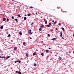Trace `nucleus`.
Here are the masks:
<instances>
[{"mask_svg": "<svg viewBox=\"0 0 74 74\" xmlns=\"http://www.w3.org/2000/svg\"><path fill=\"white\" fill-rule=\"evenodd\" d=\"M32 32V30L30 29V28L29 29V31L28 32V34H32V33L31 32Z\"/></svg>", "mask_w": 74, "mask_h": 74, "instance_id": "nucleus-1", "label": "nucleus"}, {"mask_svg": "<svg viewBox=\"0 0 74 74\" xmlns=\"http://www.w3.org/2000/svg\"><path fill=\"white\" fill-rule=\"evenodd\" d=\"M3 21H5V20H6V19L5 18H3Z\"/></svg>", "mask_w": 74, "mask_h": 74, "instance_id": "nucleus-2", "label": "nucleus"}, {"mask_svg": "<svg viewBox=\"0 0 74 74\" xmlns=\"http://www.w3.org/2000/svg\"><path fill=\"white\" fill-rule=\"evenodd\" d=\"M10 58V56H8L7 57H6L5 58V60H7V59H8V58Z\"/></svg>", "mask_w": 74, "mask_h": 74, "instance_id": "nucleus-3", "label": "nucleus"}, {"mask_svg": "<svg viewBox=\"0 0 74 74\" xmlns=\"http://www.w3.org/2000/svg\"><path fill=\"white\" fill-rule=\"evenodd\" d=\"M14 20L16 21L17 23H18V20L17 19L15 18L14 19Z\"/></svg>", "mask_w": 74, "mask_h": 74, "instance_id": "nucleus-4", "label": "nucleus"}, {"mask_svg": "<svg viewBox=\"0 0 74 74\" xmlns=\"http://www.w3.org/2000/svg\"><path fill=\"white\" fill-rule=\"evenodd\" d=\"M60 37H62V32H60Z\"/></svg>", "mask_w": 74, "mask_h": 74, "instance_id": "nucleus-5", "label": "nucleus"}, {"mask_svg": "<svg viewBox=\"0 0 74 74\" xmlns=\"http://www.w3.org/2000/svg\"><path fill=\"white\" fill-rule=\"evenodd\" d=\"M17 62H18V63H21V60H17Z\"/></svg>", "mask_w": 74, "mask_h": 74, "instance_id": "nucleus-6", "label": "nucleus"}, {"mask_svg": "<svg viewBox=\"0 0 74 74\" xmlns=\"http://www.w3.org/2000/svg\"><path fill=\"white\" fill-rule=\"evenodd\" d=\"M17 16H18V17H19V18H21V16L19 14H18Z\"/></svg>", "mask_w": 74, "mask_h": 74, "instance_id": "nucleus-7", "label": "nucleus"}, {"mask_svg": "<svg viewBox=\"0 0 74 74\" xmlns=\"http://www.w3.org/2000/svg\"><path fill=\"white\" fill-rule=\"evenodd\" d=\"M1 58H2L3 59H4V58H5V56H4V57L1 56Z\"/></svg>", "mask_w": 74, "mask_h": 74, "instance_id": "nucleus-8", "label": "nucleus"}, {"mask_svg": "<svg viewBox=\"0 0 74 74\" xmlns=\"http://www.w3.org/2000/svg\"><path fill=\"white\" fill-rule=\"evenodd\" d=\"M46 53H48V52H49V50H46Z\"/></svg>", "mask_w": 74, "mask_h": 74, "instance_id": "nucleus-9", "label": "nucleus"}, {"mask_svg": "<svg viewBox=\"0 0 74 74\" xmlns=\"http://www.w3.org/2000/svg\"><path fill=\"white\" fill-rule=\"evenodd\" d=\"M25 55H26V56L28 57V55H29V54L28 53H26Z\"/></svg>", "mask_w": 74, "mask_h": 74, "instance_id": "nucleus-10", "label": "nucleus"}, {"mask_svg": "<svg viewBox=\"0 0 74 74\" xmlns=\"http://www.w3.org/2000/svg\"><path fill=\"white\" fill-rule=\"evenodd\" d=\"M24 21H26V17H24Z\"/></svg>", "mask_w": 74, "mask_h": 74, "instance_id": "nucleus-11", "label": "nucleus"}, {"mask_svg": "<svg viewBox=\"0 0 74 74\" xmlns=\"http://www.w3.org/2000/svg\"><path fill=\"white\" fill-rule=\"evenodd\" d=\"M0 28L1 29H3V26H2L0 27Z\"/></svg>", "mask_w": 74, "mask_h": 74, "instance_id": "nucleus-12", "label": "nucleus"}, {"mask_svg": "<svg viewBox=\"0 0 74 74\" xmlns=\"http://www.w3.org/2000/svg\"><path fill=\"white\" fill-rule=\"evenodd\" d=\"M19 34L20 35H22V32H21V31L19 32Z\"/></svg>", "mask_w": 74, "mask_h": 74, "instance_id": "nucleus-13", "label": "nucleus"}, {"mask_svg": "<svg viewBox=\"0 0 74 74\" xmlns=\"http://www.w3.org/2000/svg\"><path fill=\"white\" fill-rule=\"evenodd\" d=\"M34 65L35 67H36V66H37V64H34Z\"/></svg>", "mask_w": 74, "mask_h": 74, "instance_id": "nucleus-14", "label": "nucleus"}, {"mask_svg": "<svg viewBox=\"0 0 74 74\" xmlns=\"http://www.w3.org/2000/svg\"><path fill=\"white\" fill-rule=\"evenodd\" d=\"M35 53H36V52H35V53H33V56H34V55H35Z\"/></svg>", "mask_w": 74, "mask_h": 74, "instance_id": "nucleus-15", "label": "nucleus"}, {"mask_svg": "<svg viewBox=\"0 0 74 74\" xmlns=\"http://www.w3.org/2000/svg\"><path fill=\"white\" fill-rule=\"evenodd\" d=\"M16 49H17V48H16V47H14V51H15V50H16Z\"/></svg>", "mask_w": 74, "mask_h": 74, "instance_id": "nucleus-16", "label": "nucleus"}, {"mask_svg": "<svg viewBox=\"0 0 74 74\" xmlns=\"http://www.w3.org/2000/svg\"><path fill=\"white\" fill-rule=\"evenodd\" d=\"M59 57V59L60 60H62V58H61V57Z\"/></svg>", "mask_w": 74, "mask_h": 74, "instance_id": "nucleus-17", "label": "nucleus"}, {"mask_svg": "<svg viewBox=\"0 0 74 74\" xmlns=\"http://www.w3.org/2000/svg\"><path fill=\"white\" fill-rule=\"evenodd\" d=\"M25 42H23V45H25Z\"/></svg>", "mask_w": 74, "mask_h": 74, "instance_id": "nucleus-18", "label": "nucleus"}, {"mask_svg": "<svg viewBox=\"0 0 74 74\" xmlns=\"http://www.w3.org/2000/svg\"><path fill=\"white\" fill-rule=\"evenodd\" d=\"M30 15H31V14H27V16H30Z\"/></svg>", "mask_w": 74, "mask_h": 74, "instance_id": "nucleus-19", "label": "nucleus"}, {"mask_svg": "<svg viewBox=\"0 0 74 74\" xmlns=\"http://www.w3.org/2000/svg\"><path fill=\"white\" fill-rule=\"evenodd\" d=\"M12 19H14V17L13 16H12Z\"/></svg>", "mask_w": 74, "mask_h": 74, "instance_id": "nucleus-20", "label": "nucleus"}, {"mask_svg": "<svg viewBox=\"0 0 74 74\" xmlns=\"http://www.w3.org/2000/svg\"><path fill=\"white\" fill-rule=\"evenodd\" d=\"M47 27H50V25H47Z\"/></svg>", "mask_w": 74, "mask_h": 74, "instance_id": "nucleus-21", "label": "nucleus"}, {"mask_svg": "<svg viewBox=\"0 0 74 74\" xmlns=\"http://www.w3.org/2000/svg\"><path fill=\"white\" fill-rule=\"evenodd\" d=\"M45 24H47V21H45Z\"/></svg>", "mask_w": 74, "mask_h": 74, "instance_id": "nucleus-22", "label": "nucleus"}, {"mask_svg": "<svg viewBox=\"0 0 74 74\" xmlns=\"http://www.w3.org/2000/svg\"><path fill=\"white\" fill-rule=\"evenodd\" d=\"M7 22H8V21H9V19L8 18H7Z\"/></svg>", "mask_w": 74, "mask_h": 74, "instance_id": "nucleus-23", "label": "nucleus"}, {"mask_svg": "<svg viewBox=\"0 0 74 74\" xmlns=\"http://www.w3.org/2000/svg\"><path fill=\"white\" fill-rule=\"evenodd\" d=\"M55 39H56V38H53V39H52V40H55Z\"/></svg>", "mask_w": 74, "mask_h": 74, "instance_id": "nucleus-24", "label": "nucleus"}, {"mask_svg": "<svg viewBox=\"0 0 74 74\" xmlns=\"http://www.w3.org/2000/svg\"><path fill=\"white\" fill-rule=\"evenodd\" d=\"M44 27V25H42V26H41V27Z\"/></svg>", "mask_w": 74, "mask_h": 74, "instance_id": "nucleus-25", "label": "nucleus"}, {"mask_svg": "<svg viewBox=\"0 0 74 74\" xmlns=\"http://www.w3.org/2000/svg\"><path fill=\"white\" fill-rule=\"evenodd\" d=\"M62 30H63V31H64V28L62 27Z\"/></svg>", "mask_w": 74, "mask_h": 74, "instance_id": "nucleus-26", "label": "nucleus"}, {"mask_svg": "<svg viewBox=\"0 0 74 74\" xmlns=\"http://www.w3.org/2000/svg\"><path fill=\"white\" fill-rule=\"evenodd\" d=\"M39 31H41V30H42L41 28H39Z\"/></svg>", "mask_w": 74, "mask_h": 74, "instance_id": "nucleus-27", "label": "nucleus"}, {"mask_svg": "<svg viewBox=\"0 0 74 74\" xmlns=\"http://www.w3.org/2000/svg\"><path fill=\"white\" fill-rule=\"evenodd\" d=\"M8 37H10V34H9L8 35Z\"/></svg>", "mask_w": 74, "mask_h": 74, "instance_id": "nucleus-28", "label": "nucleus"}, {"mask_svg": "<svg viewBox=\"0 0 74 74\" xmlns=\"http://www.w3.org/2000/svg\"><path fill=\"white\" fill-rule=\"evenodd\" d=\"M29 8H33L32 7V6H30V7H29Z\"/></svg>", "mask_w": 74, "mask_h": 74, "instance_id": "nucleus-29", "label": "nucleus"}, {"mask_svg": "<svg viewBox=\"0 0 74 74\" xmlns=\"http://www.w3.org/2000/svg\"><path fill=\"white\" fill-rule=\"evenodd\" d=\"M57 22L56 21H55L54 23V24H55V23H56Z\"/></svg>", "mask_w": 74, "mask_h": 74, "instance_id": "nucleus-30", "label": "nucleus"}, {"mask_svg": "<svg viewBox=\"0 0 74 74\" xmlns=\"http://www.w3.org/2000/svg\"><path fill=\"white\" fill-rule=\"evenodd\" d=\"M41 55H42V56H44V54H43V53H41Z\"/></svg>", "mask_w": 74, "mask_h": 74, "instance_id": "nucleus-31", "label": "nucleus"}, {"mask_svg": "<svg viewBox=\"0 0 74 74\" xmlns=\"http://www.w3.org/2000/svg\"><path fill=\"white\" fill-rule=\"evenodd\" d=\"M51 23H49V25H51Z\"/></svg>", "mask_w": 74, "mask_h": 74, "instance_id": "nucleus-32", "label": "nucleus"}, {"mask_svg": "<svg viewBox=\"0 0 74 74\" xmlns=\"http://www.w3.org/2000/svg\"><path fill=\"white\" fill-rule=\"evenodd\" d=\"M58 25H59V26H60V25H61V24L59 23Z\"/></svg>", "mask_w": 74, "mask_h": 74, "instance_id": "nucleus-33", "label": "nucleus"}, {"mask_svg": "<svg viewBox=\"0 0 74 74\" xmlns=\"http://www.w3.org/2000/svg\"><path fill=\"white\" fill-rule=\"evenodd\" d=\"M6 34H8V32H6Z\"/></svg>", "mask_w": 74, "mask_h": 74, "instance_id": "nucleus-34", "label": "nucleus"}, {"mask_svg": "<svg viewBox=\"0 0 74 74\" xmlns=\"http://www.w3.org/2000/svg\"><path fill=\"white\" fill-rule=\"evenodd\" d=\"M55 11V9L53 10V11Z\"/></svg>", "mask_w": 74, "mask_h": 74, "instance_id": "nucleus-35", "label": "nucleus"}, {"mask_svg": "<svg viewBox=\"0 0 74 74\" xmlns=\"http://www.w3.org/2000/svg\"><path fill=\"white\" fill-rule=\"evenodd\" d=\"M33 25V23H32L31 24V25Z\"/></svg>", "mask_w": 74, "mask_h": 74, "instance_id": "nucleus-36", "label": "nucleus"}, {"mask_svg": "<svg viewBox=\"0 0 74 74\" xmlns=\"http://www.w3.org/2000/svg\"><path fill=\"white\" fill-rule=\"evenodd\" d=\"M16 73H18V71H16Z\"/></svg>", "mask_w": 74, "mask_h": 74, "instance_id": "nucleus-37", "label": "nucleus"}, {"mask_svg": "<svg viewBox=\"0 0 74 74\" xmlns=\"http://www.w3.org/2000/svg\"><path fill=\"white\" fill-rule=\"evenodd\" d=\"M48 36H50V35L49 34H48Z\"/></svg>", "mask_w": 74, "mask_h": 74, "instance_id": "nucleus-38", "label": "nucleus"}, {"mask_svg": "<svg viewBox=\"0 0 74 74\" xmlns=\"http://www.w3.org/2000/svg\"><path fill=\"white\" fill-rule=\"evenodd\" d=\"M16 62H17V61L15 62H14V63H16Z\"/></svg>", "mask_w": 74, "mask_h": 74, "instance_id": "nucleus-39", "label": "nucleus"}, {"mask_svg": "<svg viewBox=\"0 0 74 74\" xmlns=\"http://www.w3.org/2000/svg\"><path fill=\"white\" fill-rule=\"evenodd\" d=\"M64 12H66H66H67L66 11H64Z\"/></svg>", "mask_w": 74, "mask_h": 74, "instance_id": "nucleus-40", "label": "nucleus"}, {"mask_svg": "<svg viewBox=\"0 0 74 74\" xmlns=\"http://www.w3.org/2000/svg\"><path fill=\"white\" fill-rule=\"evenodd\" d=\"M62 39H64V38H63V37H62Z\"/></svg>", "mask_w": 74, "mask_h": 74, "instance_id": "nucleus-41", "label": "nucleus"}, {"mask_svg": "<svg viewBox=\"0 0 74 74\" xmlns=\"http://www.w3.org/2000/svg\"><path fill=\"white\" fill-rule=\"evenodd\" d=\"M53 31V29L51 30V32H52Z\"/></svg>", "mask_w": 74, "mask_h": 74, "instance_id": "nucleus-42", "label": "nucleus"}, {"mask_svg": "<svg viewBox=\"0 0 74 74\" xmlns=\"http://www.w3.org/2000/svg\"><path fill=\"white\" fill-rule=\"evenodd\" d=\"M29 38H30V39H32V38L31 37Z\"/></svg>", "mask_w": 74, "mask_h": 74, "instance_id": "nucleus-43", "label": "nucleus"}, {"mask_svg": "<svg viewBox=\"0 0 74 74\" xmlns=\"http://www.w3.org/2000/svg\"><path fill=\"white\" fill-rule=\"evenodd\" d=\"M52 22H53V23L54 22V21L53 20L52 21Z\"/></svg>", "mask_w": 74, "mask_h": 74, "instance_id": "nucleus-44", "label": "nucleus"}, {"mask_svg": "<svg viewBox=\"0 0 74 74\" xmlns=\"http://www.w3.org/2000/svg\"><path fill=\"white\" fill-rule=\"evenodd\" d=\"M49 49H51V48L49 47Z\"/></svg>", "mask_w": 74, "mask_h": 74, "instance_id": "nucleus-45", "label": "nucleus"}, {"mask_svg": "<svg viewBox=\"0 0 74 74\" xmlns=\"http://www.w3.org/2000/svg\"><path fill=\"white\" fill-rule=\"evenodd\" d=\"M36 15H37V12H36Z\"/></svg>", "mask_w": 74, "mask_h": 74, "instance_id": "nucleus-46", "label": "nucleus"}, {"mask_svg": "<svg viewBox=\"0 0 74 74\" xmlns=\"http://www.w3.org/2000/svg\"><path fill=\"white\" fill-rule=\"evenodd\" d=\"M57 28H56V30H57Z\"/></svg>", "mask_w": 74, "mask_h": 74, "instance_id": "nucleus-47", "label": "nucleus"}, {"mask_svg": "<svg viewBox=\"0 0 74 74\" xmlns=\"http://www.w3.org/2000/svg\"><path fill=\"white\" fill-rule=\"evenodd\" d=\"M45 20H46L45 19H44V21H45Z\"/></svg>", "mask_w": 74, "mask_h": 74, "instance_id": "nucleus-48", "label": "nucleus"}, {"mask_svg": "<svg viewBox=\"0 0 74 74\" xmlns=\"http://www.w3.org/2000/svg\"><path fill=\"white\" fill-rule=\"evenodd\" d=\"M69 51V53H70V52H71V51Z\"/></svg>", "mask_w": 74, "mask_h": 74, "instance_id": "nucleus-49", "label": "nucleus"}, {"mask_svg": "<svg viewBox=\"0 0 74 74\" xmlns=\"http://www.w3.org/2000/svg\"><path fill=\"white\" fill-rule=\"evenodd\" d=\"M36 51H38V50L37 49H36Z\"/></svg>", "mask_w": 74, "mask_h": 74, "instance_id": "nucleus-50", "label": "nucleus"}, {"mask_svg": "<svg viewBox=\"0 0 74 74\" xmlns=\"http://www.w3.org/2000/svg\"><path fill=\"white\" fill-rule=\"evenodd\" d=\"M73 37H74V34H73Z\"/></svg>", "mask_w": 74, "mask_h": 74, "instance_id": "nucleus-51", "label": "nucleus"}, {"mask_svg": "<svg viewBox=\"0 0 74 74\" xmlns=\"http://www.w3.org/2000/svg\"><path fill=\"white\" fill-rule=\"evenodd\" d=\"M73 53H74V51L73 52Z\"/></svg>", "mask_w": 74, "mask_h": 74, "instance_id": "nucleus-52", "label": "nucleus"}, {"mask_svg": "<svg viewBox=\"0 0 74 74\" xmlns=\"http://www.w3.org/2000/svg\"><path fill=\"white\" fill-rule=\"evenodd\" d=\"M12 1H14V0H12Z\"/></svg>", "mask_w": 74, "mask_h": 74, "instance_id": "nucleus-53", "label": "nucleus"}, {"mask_svg": "<svg viewBox=\"0 0 74 74\" xmlns=\"http://www.w3.org/2000/svg\"><path fill=\"white\" fill-rule=\"evenodd\" d=\"M25 16H26V15H25Z\"/></svg>", "mask_w": 74, "mask_h": 74, "instance_id": "nucleus-54", "label": "nucleus"}, {"mask_svg": "<svg viewBox=\"0 0 74 74\" xmlns=\"http://www.w3.org/2000/svg\"><path fill=\"white\" fill-rule=\"evenodd\" d=\"M0 58H1V56H0Z\"/></svg>", "mask_w": 74, "mask_h": 74, "instance_id": "nucleus-55", "label": "nucleus"}, {"mask_svg": "<svg viewBox=\"0 0 74 74\" xmlns=\"http://www.w3.org/2000/svg\"><path fill=\"white\" fill-rule=\"evenodd\" d=\"M51 53H52V52H51Z\"/></svg>", "mask_w": 74, "mask_h": 74, "instance_id": "nucleus-56", "label": "nucleus"}, {"mask_svg": "<svg viewBox=\"0 0 74 74\" xmlns=\"http://www.w3.org/2000/svg\"><path fill=\"white\" fill-rule=\"evenodd\" d=\"M27 62H29V61H28Z\"/></svg>", "mask_w": 74, "mask_h": 74, "instance_id": "nucleus-57", "label": "nucleus"}]
</instances>
